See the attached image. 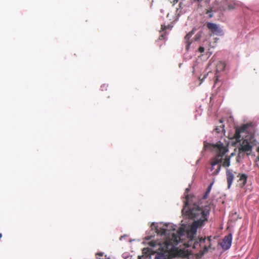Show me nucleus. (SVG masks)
Listing matches in <instances>:
<instances>
[{
  "mask_svg": "<svg viewBox=\"0 0 259 259\" xmlns=\"http://www.w3.org/2000/svg\"><path fill=\"white\" fill-rule=\"evenodd\" d=\"M201 203L195 196L187 195L184 201V206L182 210L183 215L194 220L186 230L181 229L178 234H172L171 238L167 239L162 244L159 245L158 252L155 254L154 259H167L171 249L175 245L180 247H192L193 249L200 247V244L205 242V237H196L197 230L203 226L208 221L210 207L208 206L203 207Z\"/></svg>",
  "mask_w": 259,
  "mask_h": 259,
  "instance_id": "obj_1",
  "label": "nucleus"
},
{
  "mask_svg": "<svg viewBox=\"0 0 259 259\" xmlns=\"http://www.w3.org/2000/svg\"><path fill=\"white\" fill-rule=\"evenodd\" d=\"M213 147L216 152V155L210 160V170L212 175H217L221 169L223 157L228 151V149L220 142L217 145H213Z\"/></svg>",
  "mask_w": 259,
  "mask_h": 259,
  "instance_id": "obj_2",
  "label": "nucleus"
},
{
  "mask_svg": "<svg viewBox=\"0 0 259 259\" xmlns=\"http://www.w3.org/2000/svg\"><path fill=\"white\" fill-rule=\"evenodd\" d=\"M256 141L252 134L249 136H246L245 139L242 140L239 148L240 151L247 152H251L253 146L256 145Z\"/></svg>",
  "mask_w": 259,
  "mask_h": 259,
  "instance_id": "obj_3",
  "label": "nucleus"
},
{
  "mask_svg": "<svg viewBox=\"0 0 259 259\" xmlns=\"http://www.w3.org/2000/svg\"><path fill=\"white\" fill-rule=\"evenodd\" d=\"M252 126V125L251 123H248L236 128L234 138L237 142H240L241 140V134H246L249 132L250 128H251Z\"/></svg>",
  "mask_w": 259,
  "mask_h": 259,
  "instance_id": "obj_4",
  "label": "nucleus"
},
{
  "mask_svg": "<svg viewBox=\"0 0 259 259\" xmlns=\"http://www.w3.org/2000/svg\"><path fill=\"white\" fill-rule=\"evenodd\" d=\"M175 245L173 249H171V251H173L175 256L186 258L190 255V252L188 249H179Z\"/></svg>",
  "mask_w": 259,
  "mask_h": 259,
  "instance_id": "obj_5",
  "label": "nucleus"
},
{
  "mask_svg": "<svg viewBox=\"0 0 259 259\" xmlns=\"http://www.w3.org/2000/svg\"><path fill=\"white\" fill-rule=\"evenodd\" d=\"M232 241V235L231 233L224 237L220 245L224 250L229 249L231 246Z\"/></svg>",
  "mask_w": 259,
  "mask_h": 259,
  "instance_id": "obj_6",
  "label": "nucleus"
},
{
  "mask_svg": "<svg viewBox=\"0 0 259 259\" xmlns=\"http://www.w3.org/2000/svg\"><path fill=\"white\" fill-rule=\"evenodd\" d=\"M226 175L228 184V188L229 189L231 187V186L234 181V175L233 174V170L230 169H227Z\"/></svg>",
  "mask_w": 259,
  "mask_h": 259,
  "instance_id": "obj_7",
  "label": "nucleus"
},
{
  "mask_svg": "<svg viewBox=\"0 0 259 259\" xmlns=\"http://www.w3.org/2000/svg\"><path fill=\"white\" fill-rule=\"evenodd\" d=\"M206 26L207 28L209 29L213 34H218L221 32V29L215 23L207 22L206 23Z\"/></svg>",
  "mask_w": 259,
  "mask_h": 259,
  "instance_id": "obj_8",
  "label": "nucleus"
},
{
  "mask_svg": "<svg viewBox=\"0 0 259 259\" xmlns=\"http://www.w3.org/2000/svg\"><path fill=\"white\" fill-rule=\"evenodd\" d=\"M237 177H239L238 182L240 187H243L246 183L247 176L244 174H238Z\"/></svg>",
  "mask_w": 259,
  "mask_h": 259,
  "instance_id": "obj_9",
  "label": "nucleus"
},
{
  "mask_svg": "<svg viewBox=\"0 0 259 259\" xmlns=\"http://www.w3.org/2000/svg\"><path fill=\"white\" fill-rule=\"evenodd\" d=\"M194 33V31L192 30L189 32L185 37V39L186 40V43L187 44L186 49L188 50L189 46L191 44V41H190V38L191 37L192 35Z\"/></svg>",
  "mask_w": 259,
  "mask_h": 259,
  "instance_id": "obj_10",
  "label": "nucleus"
},
{
  "mask_svg": "<svg viewBox=\"0 0 259 259\" xmlns=\"http://www.w3.org/2000/svg\"><path fill=\"white\" fill-rule=\"evenodd\" d=\"M155 232L157 234H159L160 235H166L167 233V229L165 228L160 227L158 226Z\"/></svg>",
  "mask_w": 259,
  "mask_h": 259,
  "instance_id": "obj_11",
  "label": "nucleus"
},
{
  "mask_svg": "<svg viewBox=\"0 0 259 259\" xmlns=\"http://www.w3.org/2000/svg\"><path fill=\"white\" fill-rule=\"evenodd\" d=\"M230 165V158L229 156H226L224 161H223L222 164H221V166H223L224 167H229Z\"/></svg>",
  "mask_w": 259,
  "mask_h": 259,
  "instance_id": "obj_12",
  "label": "nucleus"
},
{
  "mask_svg": "<svg viewBox=\"0 0 259 259\" xmlns=\"http://www.w3.org/2000/svg\"><path fill=\"white\" fill-rule=\"evenodd\" d=\"M213 184V182H212L208 186L207 190H206V191L205 192V193H204L203 196V199H205L207 198L208 197V194H209L210 191H211V189L212 188V186Z\"/></svg>",
  "mask_w": 259,
  "mask_h": 259,
  "instance_id": "obj_13",
  "label": "nucleus"
},
{
  "mask_svg": "<svg viewBox=\"0 0 259 259\" xmlns=\"http://www.w3.org/2000/svg\"><path fill=\"white\" fill-rule=\"evenodd\" d=\"M211 247V244H209L208 246L205 245L203 247V249L202 250H200L199 253L201 256H202L204 253L207 252L208 250V249Z\"/></svg>",
  "mask_w": 259,
  "mask_h": 259,
  "instance_id": "obj_14",
  "label": "nucleus"
},
{
  "mask_svg": "<svg viewBox=\"0 0 259 259\" xmlns=\"http://www.w3.org/2000/svg\"><path fill=\"white\" fill-rule=\"evenodd\" d=\"M215 131L217 133H220L224 132V125H221L219 127H217L215 128Z\"/></svg>",
  "mask_w": 259,
  "mask_h": 259,
  "instance_id": "obj_15",
  "label": "nucleus"
},
{
  "mask_svg": "<svg viewBox=\"0 0 259 259\" xmlns=\"http://www.w3.org/2000/svg\"><path fill=\"white\" fill-rule=\"evenodd\" d=\"M158 227V226H157L155 223H152L151 225V229L154 230L155 232H156Z\"/></svg>",
  "mask_w": 259,
  "mask_h": 259,
  "instance_id": "obj_16",
  "label": "nucleus"
},
{
  "mask_svg": "<svg viewBox=\"0 0 259 259\" xmlns=\"http://www.w3.org/2000/svg\"><path fill=\"white\" fill-rule=\"evenodd\" d=\"M217 68H219V67H220V68L222 70L224 69V68H225V65L224 63L223 62H220L219 63L217 66Z\"/></svg>",
  "mask_w": 259,
  "mask_h": 259,
  "instance_id": "obj_17",
  "label": "nucleus"
},
{
  "mask_svg": "<svg viewBox=\"0 0 259 259\" xmlns=\"http://www.w3.org/2000/svg\"><path fill=\"white\" fill-rule=\"evenodd\" d=\"M108 85L106 84H103L101 86V90L102 91H107Z\"/></svg>",
  "mask_w": 259,
  "mask_h": 259,
  "instance_id": "obj_18",
  "label": "nucleus"
},
{
  "mask_svg": "<svg viewBox=\"0 0 259 259\" xmlns=\"http://www.w3.org/2000/svg\"><path fill=\"white\" fill-rule=\"evenodd\" d=\"M207 74H205V75L203 76V78H200V77H199V80H200V84H201V83L202 82L203 80H204V79L206 77V76L207 75Z\"/></svg>",
  "mask_w": 259,
  "mask_h": 259,
  "instance_id": "obj_19",
  "label": "nucleus"
},
{
  "mask_svg": "<svg viewBox=\"0 0 259 259\" xmlns=\"http://www.w3.org/2000/svg\"><path fill=\"white\" fill-rule=\"evenodd\" d=\"M204 48L202 47H200L198 49V51L200 53H203L204 52Z\"/></svg>",
  "mask_w": 259,
  "mask_h": 259,
  "instance_id": "obj_20",
  "label": "nucleus"
},
{
  "mask_svg": "<svg viewBox=\"0 0 259 259\" xmlns=\"http://www.w3.org/2000/svg\"><path fill=\"white\" fill-rule=\"evenodd\" d=\"M207 13L208 14V16L209 18H211L213 16V14L211 12L207 11Z\"/></svg>",
  "mask_w": 259,
  "mask_h": 259,
  "instance_id": "obj_21",
  "label": "nucleus"
},
{
  "mask_svg": "<svg viewBox=\"0 0 259 259\" xmlns=\"http://www.w3.org/2000/svg\"><path fill=\"white\" fill-rule=\"evenodd\" d=\"M166 28V26L165 25H161V29L162 31H163Z\"/></svg>",
  "mask_w": 259,
  "mask_h": 259,
  "instance_id": "obj_22",
  "label": "nucleus"
},
{
  "mask_svg": "<svg viewBox=\"0 0 259 259\" xmlns=\"http://www.w3.org/2000/svg\"><path fill=\"white\" fill-rule=\"evenodd\" d=\"M96 255V256H97V259H99V258H98V257H97V256H103V253H102V252H99V253H97Z\"/></svg>",
  "mask_w": 259,
  "mask_h": 259,
  "instance_id": "obj_23",
  "label": "nucleus"
},
{
  "mask_svg": "<svg viewBox=\"0 0 259 259\" xmlns=\"http://www.w3.org/2000/svg\"><path fill=\"white\" fill-rule=\"evenodd\" d=\"M219 81V78L217 76H215V79L214 80V85H215Z\"/></svg>",
  "mask_w": 259,
  "mask_h": 259,
  "instance_id": "obj_24",
  "label": "nucleus"
},
{
  "mask_svg": "<svg viewBox=\"0 0 259 259\" xmlns=\"http://www.w3.org/2000/svg\"><path fill=\"white\" fill-rule=\"evenodd\" d=\"M211 238V236H208V237H207V239L208 241L209 242V244H210Z\"/></svg>",
  "mask_w": 259,
  "mask_h": 259,
  "instance_id": "obj_25",
  "label": "nucleus"
},
{
  "mask_svg": "<svg viewBox=\"0 0 259 259\" xmlns=\"http://www.w3.org/2000/svg\"><path fill=\"white\" fill-rule=\"evenodd\" d=\"M150 244L151 246H154V242H152H152H151L150 243Z\"/></svg>",
  "mask_w": 259,
  "mask_h": 259,
  "instance_id": "obj_26",
  "label": "nucleus"
},
{
  "mask_svg": "<svg viewBox=\"0 0 259 259\" xmlns=\"http://www.w3.org/2000/svg\"><path fill=\"white\" fill-rule=\"evenodd\" d=\"M163 37V34H162L161 35V36H160L159 39H162V38Z\"/></svg>",
  "mask_w": 259,
  "mask_h": 259,
  "instance_id": "obj_27",
  "label": "nucleus"
},
{
  "mask_svg": "<svg viewBox=\"0 0 259 259\" xmlns=\"http://www.w3.org/2000/svg\"><path fill=\"white\" fill-rule=\"evenodd\" d=\"M2 237V234L0 233V239Z\"/></svg>",
  "mask_w": 259,
  "mask_h": 259,
  "instance_id": "obj_28",
  "label": "nucleus"
},
{
  "mask_svg": "<svg viewBox=\"0 0 259 259\" xmlns=\"http://www.w3.org/2000/svg\"><path fill=\"white\" fill-rule=\"evenodd\" d=\"M176 2V3H177V2H178V0H174V2Z\"/></svg>",
  "mask_w": 259,
  "mask_h": 259,
  "instance_id": "obj_29",
  "label": "nucleus"
},
{
  "mask_svg": "<svg viewBox=\"0 0 259 259\" xmlns=\"http://www.w3.org/2000/svg\"><path fill=\"white\" fill-rule=\"evenodd\" d=\"M220 123H222V120H220Z\"/></svg>",
  "mask_w": 259,
  "mask_h": 259,
  "instance_id": "obj_30",
  "label": "nucleus"
},
{
  "mask_svg": "<svg viewBox=\"0 0 259 259\" xmlns=\"http://www.w3.org/2000/svg\"><path fill=\"white\" fill-rule=\"evenodd\" d=\"M138 259H141V258L140 257H139Z\"/></svg>",
  "mask_w": 259,
  "mask_h": 259,
  "instance_id": "obj_31",
  "label": "nucleus"
},
{
  "mask_svg": "<svg viewBox=\"0 0 259 259\" xmlns=\"http://www.w3.org/2000/svg\"><path fill=\"white\" fill-rule=\"evenodd\" d=\"M107 259H110V258H107Z\"/></svg>",
  "mask_w": 259,
  "mask_h": 259,
  "instance_id": "obj_32",
  "label": "nucleus"
}]
</instances>
